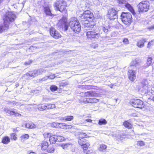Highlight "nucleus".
<instances>
[{
	"instance_id": "1",
	"label": "nucleus",
	"mask_w": 154,
	"mask_h": 154,
	"mask_svg": "<svg viewBox=\"0 0 154 154\" xmlns=\"http://www.w3.org/2000/svg\"><path fill=\"white\" fill-rule=\"evenodd\" d=\"M69 24L71 29L76 33H79L81 30L80 23L75 17L71 18L69 19Z\"/></svg>"
},
{
	"instance_id": "2",
	"label": "nucleus",
	"mask_w": 154,
	"mask_h": 154,
	"mask_svg": "<svg viewBox=\"0 0 154 154\" xmlns=\"http://www.w3.org/2000/svg\"><path fill=\"white\" fill-rule=\"evenodd\" d=\"M93 17V14L89 10L85 11L80 17V21L84 24V22H88L89 19Z\"/></svg>"
},
{
	"instance_id": "3",
	"label": "nucleus",
	"mask_w": 154,
	"mask_h": 154,
	"mask_svg": "<svg viewBox=\"0 0 154 154\" xmlns=\"http://www.w3.org/2000/svg\"><path fill=\"white\" fill-rule=\"evenodd\" d=\"M16 18L15 14L13 12H8L6 14L4 19L5 24H7L10 26V24L14 22Z\"/></svg>"
},
{
	"instance_id": "4",
	"label": "nucleus",
	"mask_w": 154,
	"mask_h": 154,
	"mask_svg": "<svg viewBox=\"0 0 154 154\" xmlns=\"http://www.w3.org/2000/svg\"><path fill=\"white\" fill-rule=\"evenodd\" d=\"M56 10L62 12L67 6L66 2L63 0H58L55 3Z\"/></svg>"
},
{
	"instance_id": "5",
	"label": "nucleus",
	"mask_w": 154,
	"mask_h": 154,
	"mask_svg": "<svg viewBox=\"0 0 154 154\" xmlns=\"http://www.w3.org/2000/svg\"><path fill=\"white\" fill-rule=\"evenodd\" d=\"M121 17L122 21L126 25L131 23L132 21V15L129 13H122Z\"/></svg>"
},
{
	"instance_id": "6",
	"label": "nucleus",
	"mask_w": 154,
	"mask_h": 154,
	"mask_svg": "<svg viewBox=\"0 0 154 154\" xmlns=\"http://www.w3.org/2000/svg\"><path fill=\"white\" fill-rule=\"evenodd\" d=\"M150 4L147 1H142L139 3L137 6L139 11L145 12L149 9Z\"/></svg>"
},
{
	"instance_id": "7",
	"label": "nucleus",
	"mask_w": 154,
	"mask_h": 154,
	"mask_svg": "<svg viewBox=\"0 0 154 154\" xmlns=\"http://www.w3.org/2000/svg\"><path fill=\"white\" fill-rule=\"evenodd\" d=\"M151 82H148V80H145L142 82V91L145 93H147L150 91L151 85L150 84Z\"/></svg>"
},
{
	"instance_id": "8",
	"label": "nucleus",
	"mask_w": 154,
	"mask_h": 154,
	"mask_svg": "<svg viewBox=\"0 0 154 154\" xmlns=\"http://www.w3.org/2000/svg\"><path fill=\"white\" fill-rule=\"evenodd\" d=\"M117 12L114 9L111 8L108 11L107 17L110 20H114L117 18Z\"/></svg>"
},
{
	"instance_id": "9",
	"label": "nucleus",
	"mask_w": 154,
	"mask_h": 154,
	"mask_svg": "<svg viewBox=\"0 0 154 154\" xmlns=\"http://www.w3.org/2000/svg\"><path fill=\"white\" fill-rule=\"evenodd\" d=\"M131 104L134 107L142 108L143 107V102L139 99H133L130 101Z\"/></svg>"
},
{
	"instance_id": "10",
	"label": "nucleus",
	"mask_w": 154,
	"mask_h": 154,
	"mask_svg": "<svg viewBox=\"0 0 154 154\" xmlns=\"http://www.w3.org/2000/svg\"><path fill=\"white\" fill-rule=\"evenodd\" d=\"M67 18L66 17H63L60 20L58 25L60 26L65 31L67 30L68 28V24L67 22Z\"/></svg>"
},
{
	"instance_id": "11",
	"label": "nucleus",
	"mask_w": 154,
	"mask_h": 154,
	"mask_svg": "<svg viewBox=\"0 0 154 154\" xmlns=\"http://www.w3.org/2000/svg\"><path fill=\"white\" fill-rule=\"evenodd\" d=\"M86 35L89 39H92L94 38L98 39L100 36V34L97 31H89L87 32Z\"/></svg>"
},
{
	"instance_id": "12",
	"label": "nucleus",
	"mask_w": 154,
	"mask_h": 154,
	"mask_svg": "<svg viewBox=\"0 0 154 154\" xmlns=\"http://www.w3.org/2000/svg\"><path fill=\"white\" fill-rule=\"evenodd\" d=\"M50 32L51 35L55 39H58L61 36L60 33L54 28H51Z\"/></svg>"
},
{
	"instance_id": "13",
	"label": "nucleus",
	"mask_w": 154,
	"mask_h": 154,
	"mask_svg": "<svg viewBox=\"0 0 154 154\" xmlns=\"http://www.w3.org/2000/svg\"><path fill=\"white\" fill-rule=\"evenodd\" d=\"M78 142L79 144L82 146V148L84 149L85 148H88L90 146V144L84 138L79 139V140Z\"/></svg>"
},
{
	"instance_id": "14",
	"label": "nucleus",
	"mask_w": 154,
	"mask_h": 154,
	"mask_svg": "<svg viewBox=\"0 0 154 154\" xmlns=\"http://www.w3.org/2000/svg\"><path fill=\"white\" fill-rule=\"evenodd\" d=\"M136 72L134 71L129 69L128 71L129 78L132 81H134L136 79Z\"/></svg>"
},
{
	"instance_id": "15",
	"label": "nucleus",
	"mask_w": 154,
	"mask_h": 154,
	"mask_svg": "<svg viewBox=\"0 0 154 154\" xmlns=\"http://www.w3.org/2000/svg\"><path fill=\"white\" fill-rule=\"evenodd\" d=\"M147 40L146 38H142L137 42L136 45L139 48H143L144 46V43L146 42Z\"/></svg>"
},
{
	"instance_id": "16",
	"label": "nucleus",
	"mask_w": 154,
	"mask_h": 154,
	"mask_svg": "<svg viewBox=\"0 0 154 154\" xmlns=\"http://www.w3.org/2000/svg\"><path fill=\"white\" fill-rule=\"evenodd\" d=\"M83 101L85 103H94L98 102L99 101V100L95 98H87L84 99Z\"/></svg>"
},
{
	"instance_id": "17",
	"label": "nucleus",
	"mask_w": 154,
	"mask_h": 154,
	"mask_svg": "<svg viewBox=\"0 0 154 154\" xmlns=\"http://www.w3.org/2000/svg\"><path fill=\"white\" fill-rule=\"evenodd\" d=\"M95 23L93 21L88 22H84V24L85 28H87L88 29L93 28L95 25Z\"/></svg>"
},
{
	"instance_id": "18",
	"label": "nucleus",
	"mask_w": 154,
	"mask_h": 154,
	"mask_svg": "<svg viewBox=\"0 0 154 154\" xmlns=\"http://www.w3.org/2000/svg\"><path fill=\"white\" fill-rule=\"evenodd\" d=\"M37 72V70H35L33 71H31L28 72L26 74H24V76H26V75H29L30 77H35L38 75Z\"/></svg>"
},
{
	"instance_id": "19",
	"label": "nucleus",
	"mask_w": 154,
	"mask_h": 154,
	"mask_svg": "<svg viewBox=\"0 0 154 154\" xmlns=\"http://www.w3.org/2000/svg\"><path fill=\"white\" fill-rule=\"evenodd\" d=\"M125 6L134 15L135 14V13L133 7L129 3H127L125 4Z\"/></svg>"
},
{
	"instance_id": "20",
	"label": "nucleus",
	"mask_w": 154,
	"mask_h": 154,
	"mask_svg": "<svg viewBox=\"0 0 154 154\" xmlns=\"http://www.w3.org/2000/svg\"><path fill=\"white\" fill-rule=\"evenodd\" d=\"M9 26L7 24H5V23L3 24H0V33H2L5 30L8 29L9 28Z\"/></svg>"
},
{
	"instance_id": "21",
	"label": "nucleus",
	"mask_w": 154,
	"mask_h": 154,
	"mask_svg": "<svg viewBox=\"0 0 154 154\" xmlns=\"http://www.w3.org/2000/svg\"><path fill=\"white\" fill-rule=\"evenodd\" d=\"M140 62V60L138 58H136L135 60H133L130 64V66H137Z\"/></svg>"
},
{
	"instance_id": "22",
	"label": "nucleus",
	"mask_w": 154,
	"mask_h": 154,
	"mask_svg": "<svg viewBox=\"0 0 154 154\" xmlns=\"http://www.w3.org/2000/svg\"><path fill=\"white\" fill-rule=\"evenodd\" d=\"M44 11L47 15L51 16L52 14L48 6L45 7L44 8Z\"/></svg>"
},
{
	"instance_id": "23",
	"label": "nucleus",
	"mask_w": 154,
	"mask_h": 154,
	"mask_svg": "<svg viewBox=\"0 0 154 154\" xmlns=\"http://www.w3.org/2000/svg\"><path fill=\"white\" fill-rule=\"evenodd\" d=\"M49 140L51 143H54L57 141V135L50 136Z\"/></svg>"
},
{
	"instance_id": "24",
	"label": "nucleus",
	"mask_w": 154,
	"mask_h": 154,
	"mask_svg": "<svg viewBox=\"0 0 154 154\" xmlns=\"http://www.w3.org/2000/svg\"><path fill=\"white\" fill-rule=\"evenodd\" d=\"M85 95L87 97H96L97 95V94L94 92H88L85 93Z\"/></svg>"
},
{
	"instance_id": "25",
	"label": "nucleus",
	"mask_w": 154,
	"mask_h": 154,
	"mask_svg": "<svg viewBox=\"0 0 154 154\" xmlns=\"http://www.w3.org/2000/svg\"><path fill=\"white\" fill-rule=\"evenodd\" d=\"M48 143L46 141L43 142L41 145L42 149L43 150L46 149L48 147Z\"/></svg>"
},
{
	"instance_id": "26",
	"label": "nucleus",
	"mask_w": 154,
	"mask_h": 154,
	"mask_svg": "<svg viewBox=\"0 0 154 154\" xmlns=\"http://www.w3.org/2000/svg\"><path fill=\"white\" fill-rule=\"evenodd\" d=\"M107 148V146L106 145L103 144H100V145L99 150L102 152H104Z\"/></svg>"
},
{
	"instance_id": "27",
	"label": "nucleus",
	"mask_w": 154,
	"mask_h": 154,
	"mask_svg": "<svg viewBox=\"0 0 154 154\" xmlns=\"http://www.w3.org/2000/svg\"><path fill=\"white\" fill-rule=\"evenodd\" d=\"M10 141V139L8 137H5L2 139V142L4 144H8Z\"/></svg>"
},
{
	"instance_id": "28",
	"label": "nucleus",
	"mask_w": 154,
	"mask_h": 154,
	"mask_svg": "<svg viewBox=\"0 0 154 154\" xmlns=\"http://www.w3.org/2000/svg\"><path fill=\"white\" fill-rule=\"evenodd\" d=\"M56 77L55 75L54 74L53 75H51L49 76H47L44 77V78H43L41 79V81H44L46 80H47L48 78H49L50 79H54Z\"/></svg>"
},
{
	"instance_id": "29",
	"label": "nucleus",
	"mask_w": 154,
	"mask_h": 154,
	"mask_svg": "<svg viewBox=\"0 0 154 154\" xmlns=\"http://www.w3.org/2000/svg\"><path fill=\"white\" fill-rule=\"evenodd\" d=\"M123 125L125 127L128 128H131L132 127V125L127 121H125L123 123Z\"/></svg>"
},
{
	"instance_id": "30",
	"label": "nucleus",
	"mask_w": 154,
	"mask_h": 154,
	"mask_svg": "<svg viewBox=\"0 0 154 154\" xmlns=\"http://www.w3.org/2000/svg\"><path fill=\"white\" fill-rule=\"evenodd\" d=\"M107 123L106 120L103 119H101L99 120L98 122V124L99 125H106Z\"/></svg>"
},
{
	"instance_id": "31",
	"label": "nucleus",
	"mask_w": 154,
	"mask_h": 154,
	"mask_svg": "<svg viewBox=\"0 0 154 154\" xmlns=\"http://www.w3.org/2000/svg\"><path fill=\"white\" fill-rule=\"evenodd\" d=\"M37 70V73H38V75L42 74V73L45 72L46 70L44 68H41Z\"/></svg>"
},
{
	"instance_id": "32",
	"label": "nucleus",
	"mask_w": 154,
	"mask_h": 154,
	"mask_svg": "<svg viewBox=\"0 0 154 154\" xmlns=\"http://www.w3.org/2000/svg\"><path fill=\"white\" fill-rule=\"evenodd\" d=\"M73 119V116H67L63 118V119L66 121H70Z\"/></svg>"
},
{
	"instance_id": "33",
	"label": "nucleus",
	"mask_w": 154,
	"mask_h": 154,
	"mask_svg": "<svg viewBox=\"0 0 154 154\" xmlns=\"http://www.w3.org/2000/svg\"><path fill=\"white\" fill-rule=\"evenodd\" d=\"M46 108L47 109H51L56 107V106L54 104H46Z\"/></svg>"
},
{
	"instance_id": "34",
	"label": "nucleus",
	"mask_w": 154,
	"mask_h": 154,
	"mask_svg": "<svg viewBox=\"0 0 154 154\" xmlns=\"http://www.w3.org/2000/svg\"><path fill=\"white\" fill-rule=\"evenodd\" d=\"M109 26H102V30L105 33H107L109 32Z\"/></svg>"
},
{
	"instance_id": "35",
	"label": "nucleus",
	"mask_w": 154,
	"mask_h": 154,
	"mask_svg": "<svg viewBox=\"0 0 154 154\" xmlns=\"http://www.w3.org/2000/svg\"><path fill=\"white\" fill-rule=\"evenodd\" d=\"M152 58L151 57H148L147 58L146 64L148 66H150L152 63Z\"/></svg>"
},
{
	"instance_id": "36",
	"label": "nucleus",
	"mask_w": 154,
	"mask_h": 154,
	"mask_svg": "<svg viewBox=\"0 0 154 154\" xmlns=\"http://www.w3.org/2000/svg\"><path fill=\"white\" fill-rule=\"evenodd\" d=\"M64 137L61 136L57 135V141L58 142H61L64 140Z\"/></svg>"
},
{
	"instance_id": "37",
	"label": "nucleus",
	"mask_w": 154,
	"mask_h": 154,
	"mask_svg": "<svg viewBox=\"0 0 154 154\" xmlns=\"http://www.w3.org/2000/svg\"><path fill=\"white\" fill-rule=\"evenodd\" d=\"M54 151V149L53 147H50L47 149V152L48 153H53Z\"/></svg>"
},
{
	"instance_id": "38",
	"label": "nucleus",
	"mask_w": 154,
	"mask_h": 154,
	"mask_svg": "<svg viewBox=\"0 0 154 154\" xmlns=\"http://www.w3.org/2000/svg\"><path fill=\"white\" fill-rule=\"evenodd\" d=\"M68 84L69 82L67 81H63L60 83V86L64 87L68 85Z\"/></svg>"
},
{
	"instance_id": "39",
	"label": "nucleus",
	"mask_w": 154,
	"mask_h": 154,
	"mask_svg": "<svg viewBox=\"0 0 154 154\" xmlns=\"http://www.w3.org/2000/svg\"><path fill=\"white\" fill-rule=\"evenodd\" d=\"M154 40H152L148 42L147 46V48H150L152 45H154Z\"/></svg>"
},
{
	"instance_id": "40",
	"label": "nucleus",
	"mask_w": 154,
	"mask_h": 154,
	"mask_svg": "<svg viewBox=\"0 0 154 154\" xmlns=\"http://www.w3.org/2000/svg\"><path fill=\"white\" fill-rule=\"evenodd\" d=\"M50 89L51 91H54L57 89V87L55 85H52L50 87Z\"/></svg>"
},
{
	"instance_id": "41",
	"label": "nucleus",
	"mask_w": 154,
	"mask_h": 154,
	"mask_svg": "<svg viewBox=\"0 0 154 154\" xmlns=\"http://www.w3.org/2000/svg\"><path fill=\"white\" fill-rule=\"evenodd\" d=\"M51 126L52 127L58 128V123L57 122H54L51 124Z\"/></svg>"
},
{
	"instance_id": "42",
	"label": "nucleus",
	"mask_w": 154,
	"mask_h": 154,
	"mask_svg": "<svg viewBox=\"0 0 154 154\" xmlns=\"http://www.w3.org/2000/svg\"><path fill=\"white\" fill-rule=\"evenodd\" d=\"M16 102L15 101H8L7 103V104L8 105H10L11 106L15 105L16 104Z\"/></svg>"
},
{
	"instance_id": "43",
	"label": "nucleus",
	"mask_w": 154,
	"mask_h": 154,
	"mask_svg": "<svg viewBox=\"0 0 154 154\" xmlns=\"http://www.w3.org/2000/svg\"><path fill=\"white\" fill-rule=\"evenodd\" d=\"M59 126L58 127L60 128H65V126L66 125V124L64 123H58Z\"/></svg>"
},
{
	"instance_id": "44",
	"label": "nucleus",
	"mask_w": 154,
	"mask_h": 154,
	"mask_svg": "<svg viewBox=\"0 0 154 154\" xmlns=\"http://www.w3.org/2000/svg\"><path fill=\"white\" fill-rule=\"evenodd\" d=\"M47 109L46 104L45 105H42L41 107L38 108L39 110L42 111L43 110L46 109Z\"/></svg>"
},
{
	"instance_id": "45",
	"label": "nucleus",
	"mask_w": 154,
	"mask_h": 154,
	"mask_svg": "<svg viewBox=\"0 0 154 154\" xmlns=\"http://www.w3.org/2000/svg\"><path fill=\"white\" fill-rule=\"evenodd\" d=\"M11 138L15 140L17 139L16 135L14 133H12L11 134Z\"/></svg>"
},
{
	"instance_id": "46",
	"label": "nucleus",
	"mask_w": 154,
	"mask_h": 154,
	"mask_svg": "<svg viewBox=\"0 0 154 154\" xmlns=\"http://www.w3.org/2000/svg\"><path fill=\"white\" fill-rule=\"evenodd\" d=\"M86 134L85 133H81L79 135V137L80 138H82V139L83 138L86 136Z\"/></svg>"
},
{
	"instance_id": "47",
	"label": "nucleus",
	"mask_w": 154,
	"mask_h": 154,
	"mask_svg": "<svg viewBox=\"0 0 154 154\" xmlns=\"http://www.w3.org/2000/svg\"><path fill=\"white\" fill-rule=\"evenodd\" d=\"M137 144L140 146H143L145 145V143L143 141H139L137 142Z\"/></svg>"
},
{
	"instance_id": "48",
	"label": "nucleus",
	"mask_w": 154,
	"mask_h": 154,
	"mask_svg": "<svg viewBox=\"0 0 154 154\" xmlns=\"http://www.w3.org/2000/svg\"><path fill=\"white\" fill-rule=\"evenodd\" d=\"M32 60H29L28 61L24 63V64L25 65H29L32 63Z\"/></svg>"
},
{
	"instance_id": "49",
	"label": "nucleus",
	"mask_w": 154,
	"mask_h": 154,
	"mask_svg": "<svg viewBox=\"0 0 154 154\" xmlns=\"http://www.w3.org/2000/svg\"><path fill=\"white\" fill-rule=\"evenodd\" d=\"M4 111L6 113H9L10 111V110L9 109L5 107L4 109Z\"/></svg>"
},
{
	"instance_id": "50",
	"label": "nucleus",
	"mask_w": 154,
	"mask_h": 154,
	"mask_svg": "<svg viewBox=\"0 0 154 154\" xmlns=\"http://www.w3.org/2000/svg\"><path fill=\"white\" fill-rule=\"evenodd\" d=\"M72 128V126L71 125H66L65 128L66 129H71Z\"/></svg>"
},
{
	"instance_id": "51",
	"label": "nucleus",
	"mask_w": 154,
	"mask_h": 154,
	"mask_svg": "<svg viewBox=\"0 0 154 154\" xmlns=\"http://www.w3.org/2000/svg\"><path fill=\"white\" fill-rule=\"evenodd\" d=\"M125 136L124 135L122 134V135H120V136H119V137H118V139H120V140H123L124 138H125V137H123V136Z\"/></svg>"
},
{
	"instance_id": "52",
	"label": "nucleus",
	"mask_w": 154,
	"mask_h": 154,
	"mask_svg": "<svg viewBox=\"0 0 154 154\" xmlns=\"http://www.w3.org/2000/svg\"><path fill=\"white\" fill-rule=\"evenodd\" d=\"M30 128H36V125L32 123H30Z\"/></svg>"
},
{
	"instance_id": "53",
	"label": "nucleus",
	"mask_w": 154,
	"mask_h": 154,
	"mask_svg": "<svg viewBox=\"0 0 154 154\" xmlns=\"http://www.w3.org/2000/svg\"><path fill=\"white\" fill-rule=\"evenodd\" d=\"M123 42L125 44H128V39L125 38L123 40Z\"/></svg>"
},
{
	"instance_id": "54",
	"label": "nucleus",
	"mask_w": 154,
	"mask_h": 154,
	"mask_svg": "<svg viewBox=\"0 0 154 154\" xmlns=\"http://www.w3.org/2000/svg\"><path fill=\"white\" fill-rule=\"evenodd\" d=\"M86 154H95V153L92 150H91L88 151Z\"/></svg>"
},
{
	"instance_id": "55",
	"label": "nucleus",
	"mask_w": 154,
	"mask_h": 154,
	"mask_svg": "<svg viewBox=\"0 0 154 154\" xmlns=\"http://www.w3.org/2000/svg\"><path fill=\"white\" fill-rule=\"evenodd\" d=\"M29 136L28 134H25L22 137L23 138H26L27 139L28 138Z\"/></svg>"
},
{
	"instance_id": "56",
	"label": "nucleus",
	"mask_w": 154,
	"mask_h": 154,
	"mask_svg": "<svg viewBox=\"0 0 154 154\" xmlns=\"http://www.w3.org/2000/svg\"><path fill=\"white\" fill-rule=\"evenodd\" d=\"M15 112L14 111H10L9 112V114H10V115L11 116V115H14V113H15Z\"/></svg>"
},
{
	"instance_id": "57",
	"label": "nucleus",
	"mask_w": 154,
	"mask_h": 154,
	"mask_svg": "<svg viewBox=\"0 0 154 154\" xmlns=\"http://www.w3.org/2000/svg\"><path fill=\"white\" fill-rule=\"evenodd\" d=\"M30 123H26V127L27 128H30Z\"/></svg>"
},
{
	"instance_id": "58",
	"label": "nucleus",
	"mask_w": 154,
	"mask_h": 154,
	"mask_svg": "<svg viewBox=\"0 0 154 154\" xmlns=\"http://www.w3.org/2000/svg\"><path fill=\"white\" fill-rule=\"evenodd\" d=\"M14 115L15 116H21V115L19 113H18L17 112H15V113H14Z\"/></svg>"
},
{
	"instance_id": "59",
	"label": "nucleus",
	"mask_w": 154,
	"mask_h": 154,
	"mask_svg": "<svg viewBox=\"0 0 154 154\" xmlns=\"http://www.w3.org/2000/svg\"><path fill=\"white\" fill-rule=\"evenodd\" d=\"M8 2V1L7 0H0V3H1L3 2H5V3Z\"/></svg>"
},
{
	"instance_id": "60",
	"label": "nucleus",
	"mask_w": 154,
	"mask_h": 154,
	"mask_svg": "<svg viewBox=\"0 0 154 154\" xmlns=\"http://www.w3.org/2000/svg\"><path fill=\"white\" fill-rule=\"evenodd\" d=\"M85 121L90 123H91L92 122V120L91 119H86L85 120Z\"/></svg>"
},
{
	"instance_id": "61",
	"label": "nucleus",
	"mask_w": 154,
	"mask_h": 154,
	"mask_svg": "<svg viewBox=\"0 0 154 154\" xmlns=\"http://www.w3.org/2000/svg\"><path fill=\"white\" fill-rule=\"evenodd\" d=\"M70 145V144H64V146L63 147L66 148L69 145Z\"/></svg>"
},
{
	"instance_id": "62",
	"label": "nucleus",
	"mask_w": 154,
	"mask_h": 154,
	"mask_svg": "<svg viewBox=\"0 0 154 154\" xmlns=\"http://www.w3.org/2000/svg\"><path fill=\"white\" fill-rule=\"evenodd\" d=\"M17 128H14L13 129V131L14 132H17L18 131V130L17 129Z\"/></svg>"
},
{
	"instance_id": "63",
	"label": "nucleus",
	"mask_w": 154,
	"mask_h": 154,
	"mask_svg": "<svg viewBox=\"0 0 154 154\" xmlns=\"http://www.w3.org/2000/svg\"><path fill=\"white\" fill-rule=\"evenodd\" d=\"M64 144H62L61 145V146L63 148V149H65V148L63 147L64 146Z\"/></svg>"
},
{
	"instance_id": "64",
	"label": "nucleus",
	"mask_w": 154,
	"mask_h": 154,
	"mask_svg": "<svg viewBox=\"0 0 154 154\" xmlns=\"http://www.w3.org/2000/svg\"><path fill=\"white\" fill-rule=\"evenodd\" d=\"M29 154H36V153L35 152H31L29 153Z\"/></svg>"
}]
</instances>
